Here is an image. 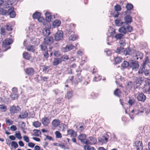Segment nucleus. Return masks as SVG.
Returning a JSON list of instances; mask_svg holds the SVG:
<instances>
[{"label":"nucleus","mask_w":150,"mask_h":150,"mask_svg":"<svg viewBox=\"0 0 150 150\" xmlns=\"http://www.w3.org/2000/svg\"><path fill=\"white\" fill-rule=\"evenodd\" d=\"M33 132H34V135L38 137L41 134V131L38 129H34Z\"/></svg>","instance_id":"58836bf2"},{"label":"nucleus","mask_w":150,"mask_h":150,"mask_svg":"<svg viewBox=\"0 0 150 150\" xmlns=\"http://www.w3.org/2000/svg\"><path fill=\"white\" fill-rule=\"evenodd\" d=\"M11 146H13L15 149L18 148V145L17 143L15 141H12L11 142Z\"/></svg>","instance_id":"864d4df0"},{"label":"nucleus","mask_w":150,"mask_h":150,"mask_svg":"<svg viewBox=\"0 0 150 150\" xmlns=\"http://www.w3.org/2000/svg\"><path fill=\"white\" fill-rule=\"evenodd\" d=\"M83 144H86V145L91 144V142L89 140L86 138V140H84V142L83 143Z\"/></svg>","instance_id":"69168bd1"},{"label":"nucleus","mask_w":150,"mask_h":150,"mask_svg":"<svg viewBox=\"0 0 150 150\" xmlns=\"http://www.w3.org/2000/svg\"><path fill=\"white\" fill-rule=\"evenodd\" d=\"M78 38V36L76 35H71L69 37V40L74 41Z\"/></svg>","instance_id":"a18cd8bd"},{"label":"nucleus","mask_w":150,"mask_h":150,"mask_svg":"<svg viewBox=\"0 0 150 150\" xmlns=\"http://www.w3.org/2000/svg\"><path fill=\"white\" fill-rule=\"evenodd\" d=\"M121 93V91L118 88H117L114 91V95L118 97H120Z\"/></svg>","instance_id":"a19ab883"},{"label":"nucleus","mask_w":150,"mask_h":150,"mask_svg":"<svg viewBox=\"0 0 150 150\" xmlns=\"http://www.w3.org/2000/svg\"><path fill=\"white\" fill-rule=\"evenodd\" d=\"M14 8L12 7L8 9V10L7 15H9L11 18H13L15 17L16 14L14 11Z\"/></svg>","instance_id":"1a4fd4ad"},{"label":"nucleus","mask_w":150,"mask_h":150,"mask_svg":"<svg viewBox=\"0 0 150 150\" xmlns=\"http://www.w3.org/2000/svg\"><path fill=\"white\" fill-rule=\"evenodd\" d=\"M41 16V13L38 12H36L33 15V17L34 19H38Z\"/></svg>","instance_id":"c9c22d12"},{"label":"nucleus","mask_w":150,"mask_h":150,"mask_svg":"<svg viewBox=\"0 0 150 150\" xmlns=\"http://www.w3.org/2000/svg\"><path fill=\"white\" fill-rule=\"evenodd\" d=\"M115 22L116 25L117 26H120L121 25L123 26V25H125L124 24V22L120 19L115 20Z\"/></svg>","instance_id":"393cba45"},{"label":"nucleus","mask_w":150,"mask_h":150,"mask_svg":"<svg viewBox=\"0 0 150 150\" xmlns=\"http://www.w3.org/2000/svg\"><path fill=\"white\" fill-rule=\"evenodd\" d=\"M24 140L26 142H29V138L28 137L26 136H24L23 137Z\"/></svg>","instance_id":"774afa93"},{"label":"nucleus","mask_w":150,"mask_h":150,"mask_svg":"<svg viewBox=\"0 0 150 150\" xmlns=\"http://www.w3.org/2000/svg\"><path fill=\"white\" fill-rule=\"evenodd\" d=\"M122 67L123 68H126L128 66H130V64L126 61H124L121 64Z\"/></svg>","instance_id":"37998d69"},{"label":"nucleus","mask_w":150,"mask_h":150,"mask_svg":"<svg viewBox=\"0 0 150 150\" xmlns=\"http://www.w3.org/2000/svg\"><path fill=\"white\" fill-rule=\"evenodd\" d=\"M145 70V66H143V65L142 64L141 67L140 68L139 71L138 73L139 74H141L144 72Z\"/></svg>","instance_id":"09e8293b"},{"label":"nucleus","mask_w":150,"mask_h":150,"mask_svg":"<svg viewBox=\"0 0 150 150\" xmlns=\"http://www.w3.org/2000/svg\"><path fill=\"white\" fill-rule=\"evenodd\" d=\"M7 109L6 106L4 105H0V110L2 112H4Z\"/></svg>","instance_id":"3c124183"},{"label":"nucleus","mask_w":150,"mask_h":150,"mask_svg":"<svg viewBox=\"0 0 150 150\" xmlns=\"http://www.w3.org/2000/svg\"><path fill=\"white\" fill-rule=\"evenodd\" d=\"M13 42V41L11 39H6L2 42V50L3 52H5L11 48L10 45Z\"/></svg>","instance_id":"f03ea898"},{"label":"nucleus","mask_w":150,"mask_h":150,"mask_svg":"<svg viewBox=\"0 0 150 150\" xmlns=\"http://www.w3.org/2000/svg\"><path fill=\"white\" fill-rule=\"evenodd\" d=\"M23 57L26 60H29L31 57L30 54H29L27 52H24L23 54Z\"/></svg>","instance_id":"473e14b6"},{"label":"nucleus","mask_w":150,"mask_h":150,"mask_svg":"<svg viewBox=\"0 0 150 150\" xmlns=\"http://www.w3.org/2000/svg\"><path fill=\"white\" fill-rule=\"evenodd\" d=\"M61 24V21L59 20H56L52 23V25L54 28L59 26Z\"/></svg>","instance_id":"c85d7f7f"},{"label":"nucleus","mask_w":150,"mask_h":150,"mask_svg":"<svg viewBox=\"0 0 150 150\" xmlns=\"http://www.w3.org/2000/svg\"><path fill=\"white\" fill-rule=\"evenodd\" d=\"M63 32L62 30H58L54 35V40L56 41L61 40L63 38Z\"/></svg>","instance_id":"423d86ee"},{"label":"nucleus","mask_w":150,"mask_h":150,"mask_svg":"<svg viewBox=\"0 0 150 150\" xmlns=\"http://www.w3.org/2000/svg\"><path fill=\"white\" fill-rule=\"evenodd\" d=\"M21 115H20L18 117L21 119H24L28 117V114L27 111H25L22 112Z\"/></svg>","instance_id":"c756f323"},{"label":"nucleus","mask_w":150,"mask_h":150,"mask_svg":"<svg viewBox=\"0 0 150 150\" xmlns=\"http://www.w3.org/2000/svg\"><path fill=\"white\" fill-rule=\"evenodd\" d=\"M124 19L125 21L124 22V24L125 25L130 23L132 21V18L129 15H126Z\"/></svg>","instance_id":"2eb2a0df"},{"label":"nucleus","mask_w":150,"mask_h":150,"mask_svg":"<svg viewBox=\"0 0 150 150\" xmlns=\"http://www.w3.org/2000/svg\"><path fill=\"white\" fill-rule=\"evenodd\" d=\"M26 74L29 76H32L34 73V71L33 68H28L25 69Z\"/></svg>","instance_id":"412c9836"},{"label":"nucleus","mask_w":150,"mask_h":150,"mask_svg":"<svg viewBox=\"0 0 150 150\" xmlns=\"http://www.w3.org/2000/svg\"><path fill=\"white\" fill-rule=\"evenodd\" d=\"M135 100L134 99H129L128 101V103L130 105H132L134 103Z\"/></svg>","instance_id":"bf43d9fd"},{"label":"nucleus","mask_w":150,"mask_h":150,"mask_svg":"<svg viewBox=\"0 0 150 150\" xmlns=\"http://www.w3.org/2000/svg\"><path fill=\"white\" fill-rule=\"evenodd\" d=\"M73 32V31L71 29H68L67 30L66 33L67 35H69Z\"/></svg>","instance_id":"0e129e2a"},{"label":"nucleus","mask_w":150,"mask_h":150,"mask_svg":"<svg viewBox=\"0 0 150 150\" xmlns=\"http://www.w3.org/2000/svg\"><path fill=\"white\" fill-rule=\"evenodd\" d=\"M126 8L127 9L131 10L133 8V6L131 4L128 3L127 4Z\"/></svg>","instance_id":"8fccbe9b"},{"label":"nucleus","mask_w":150,"mask_h":150,"mask_svg":"<svg viewBox=\"0 0 150 150\" xmlns=\"http://www.w3.org/2000/svg\"><path fill=\"white\" fill-rule=\"evenodd\" d=\"M86 135L85 134H80L78 137V138L80 141L81 142L83 143L86 140Z\"/></svg>","instance_id":"5701e85b"},{"label":"nucleus","mask_w":150,"mask_h":150,"mask_svg":"<svg viewBox=\"0 0 150 150\" xmlns=\"http://www.w3.org/2000/svg\"><path fill=\"white\" fill-rule=\"evenodd\" d=\"M74 47V46L71 44H69L65 47H63L62 48V50L64 52H66L73 49Z\"/></svg>","instance_id":"4468645a"},{"label":"nucleus","mask_w":150,"mask_h":150,"mask_svg":"<svg viewBox=\"0 0 150 150\" xmlns=\"http://www.w3.org/2000/svg\"><path fill=\"white\" fill-rule=\"evenodd\" d=\"M27 49L28 51L34 52L35 51V47L34 45H30L27 47Z\"/></svg>","instance_id":"72a5a7b5"},{"label":"nucleus","mask_w":150,"mask_h":150,"mask_svg":"<svg viewBox=\"0 0 150 150\" xmlns=\"http://www.w3.org/2000/svg\"><path fill=\"white\" fill-rule=\"evenodd\" d=\"M45 19L46 21L48 22H50L51 19V13L47 11L46 13H45Z\"/></svg>","instance_id":"cd10ccee"},{"label":"nucleus","mask_w":150,"mask_h":150,"mask_svg":"<svg viewBox=\"0 0 150 150\" xmlns=\"http://www.w3.org/2000/svg\"><path fill=\"white\" fill-rule=\"evenodd\" d=\"M10 96L12 100H15L17 99L18 97V92H13L10 95Z\"/></svg>","instance_id":"a878e982"},{"label":"nucleus","mask_w":150,"mask_h":150,"mask_svg":"<svg viewBox=\"0 0 150 150\" xmlns=\"http://www.w3.org/2000/svg\"><path fill=\"white\" fill-rule=\"evenodd\" d=\"M133 30L132 27L129 25V24H125L120 27L118 30L119 32L123 34H126L128 32H131Z\"/></svg>","instance_id":"f257e3e1"},{"label":"nucleus","mask_w":150,"mask_h":150,"mask_svg":"<svg viewBox=\"0 0 150 150\" xmlns=\"http://www.w3.org/2000/svg\"><path fill=\"white\" fill-rule=\"evenodd\" d=\"M132 56L134 59L138 60L139 58L141 60L143 58V54L140 52L134 50H133Z\"/></svg>","instance_id":"7ed1b4c3"},{"label":"nucleus","mask_w":150,"mask_h":150,"mask_svg":"<svg viewBox=\"0 0 150 150\" xmlns=\"http://www.w3.org/2000/svg\"><path fill=\"white\" fill-rule=\"evenodd\" d=\"M108 138L107 137L103 136L98 139L99 142L102 144L106 143L108 141Z\"/></svg>","instance_id":"a211bd4d"},{"label":"nucleus","mask_w":150,"mask_h":150,"mask_svg":"<svg viewBox=\"0 0 150 150\" xmlns=\"http://www.w3.org/2000/svg\"><path fill=\"white\" fill-rule=\"evenodd\" d=\"M42 33L44 36H48L50 34V30L47 28H44L43 29Z\"/></svg>","instance_id":"4be33fe9"},{"label":"nucleus","mask_w":150,"mask_h":150,"mask_svg":"<svg viewBox=\"0 0 150 150\" xmlns=\"http://www.w3.org/2000/svg\"><path fill=\"white\" fill-rule=\"evenodd\" d=\"M139 66L138 62L134 60H132L130 64V67H132L133 70H136Z\"/></svg>","instance_id":"f8f14e48"},{"label":"nucleus","mask_w":150,"mask_h":150,"mask_svg":"<svg viewBox=\"0 0 150 150\" xmlns=\"http://www.w3.org/2000/svg\"><path fill=\"white\" fill-rule=\"evenodd\" d=\"M4 1V7L7 8L11 6L14 1L13 0H3Z\"/></svg>","instance_id":"9d476101"},{"label":"nucleus","mask_w":150,"mask_h":150,"mask_svg":"<svg viewBox=\"0 0 150 150\" xmlns=\"http://www.w3.org/2000/svg\"><path fill=\"white\" fill-rule=\"evenodd\" d=\"M54 39L52 36H48L44 38V42L46 45H50L53 42Z\"/></svg>","instance_id":"0eeeda50"},{"label":"nucleus","mask_w":150,"mask_h":150,"mask_svg":"<svg viewBox=\"0 0 150 150\" xmlns=\"http://www.w3.org/2000/svg\"><path fill=\"white\" fill-rule=\"evenodd\" d=\"M124 34L121 33H117L115 35V38L116 40H120L124 38Z\"/></svg>","instance_id":"bb28decb"},{"label":"nucleus","mask_w":150,"mask_h":150,"mask_svg":"<svg viewBox=\"0 0 150 150\" xmlns=\"http://www.w3.org/2000/svg\"><path fill=\"white\" fill-rule=\"evenodd\" d=\"M134 50V49L131 50L129 48H127L125 49H124V51L123 53L125 55H127L131 54L132 53V52H133V50Z\"/></svg>","instance_id":"6ab92c4d"},{"label":"nucleus","mask_w":150,"mask_h":150,"mask_svg":"<svg viewBox=\"0 0 150 150\" xmlns=\"http://www.w3.org/2000/svg\"><path fill=\"white\" fill-rule=\"evenodd\" d=\"M114 8L115 11L117 12L120 11L122 9L120 5L118 4L114 6Z\"/></svg>","instance_id":"603ef678"},{"label":"nucleus","mask_w":150,"mask_h":150,"mask_svg":"<svg viewBox=\"0 0 150 150\" xmlns=\"http://www.w3.org/2000/svg\"><path fill=\"white\" fill-rule=\"evenodd\" d=\"M119 43L120 46L124 47L126 44V41L125 40L124 38L120 40Z\"/></svg>","instance_id":"4c0bfd02"},{"label":"nucleus","mask_w":150,"mask_h":150,"mask_svg":"<svg viewBox=\"0 0 150 150\" xmlns=\"http://www.w3.org/2000/svg\"><path fill=\"white\" fill-rule=\"evenodd\" d=\"M91 96L92 97V98L95 99L98 96V94L94 92H92L91 93Z\"/></svg>","instance_id":"680f3d73"},{"label":"nucleus","mask_w":150,"mask_h":150,"mask_svg":"<svg viewBox=\"0 0 150 150\" xmlns=\"http://www.w3.org/2000/svg\"><path fill=\"white\" fill-rule=\"evenodd\" d=\"M8 14V11L2 8H0V14L2 15H5Z\"/></svg>","instance_id":"ea45409f"},{"label":"nucleus","mask_w":150,"mask_h":150,"mask_svg":"<svg viewBox=\"0 0 150 150\" xmlns=\"http://www.w3.org/2000/svg\"><path fill=\"white\" fill-rule=\"evenodd\" d=\"M144 77H137L136 78V84L135 86L134 87L136 88H138V87L141 85L142 81H143Z\"/></svg>","instance_id":"9b49d317"},{"label":"nucleus","mask_w":150,"mask_h":150,"mask_svg":"<svg viewBox=\"0 0 150 150\" xmlns=\"http://www.w3.org/2000/svg\"><path fill=\"white\" fill-rule=\"evenodd\" d=\"M149 62L150 63V62H149V59H148V57H146L145 61L142 65H143V66H145L146 64Z\"/></svg>","instance_id":"4d7b16f0"},{"label":"nucleus","mask_w":150,"mask_h":150,"mask_svg":"<svg viewBox=\"0 0 150 150\" xmlns=\"http://www.w3.org/2000/svg\"><path fill=\"white\" fill-rule=\"evenodd\" d=\"M26 126L25 123L24 122H23L21 124V128L22 130H25V127Z\"/></svg>","instance_id":"e2e57ef3"},{"label":"nucleus","mask_w":150,"mask_h":150,"mask_svg":"<svg viewBox=\"0 0 150 150\" xmlns=\"http://www.w3.org/2000/svg\"><path fill=\"white\" fill-rule=\"evenodd\" d=\"M101 76L98 74H97L95 76L93 79V81H98L101 80Z\"/></svg>","instance_id":"de8ad7c7"},{"label":"nucleus","mask_w":150,"mask_h":150,"mask_svg":"<svg viewBox=\"0 0 150 150\" xmlns=\"http://www.w3.org/2000/svg\"><path fill=\"white\" fill-rule=\"evenodd\" d=\"M46 44L44 43H42L40 45V47L41 50L42 51H45L47 48V47L46 45Z\"/></svg>","instance_id":"79ce46f5"},{"label":"nucleus","mask_w":150,"mask_h":150,"mask_svg":"<svg viewBox=\"0 0 150 150\" xmlns=\"http://www.w3.org/2000/svg\"><path fill=\"white\" fill-rule=\"evenodd\" d=\"M55 134L57 138H61L62 137L61 133L58 131H56Z\"/></svg>","instance_id":"6e6d98bb"},{"label":"nucleus","mask_w":150,"mask_h":150,"mask_svg":"<svg viewBox=\"0 0 150 150\" xmlns=\"http://www.w3.org/2000/svg\"><path fill=\"white\" fill-rule=\"evenodd\" d=\"M89 139L90 141L91 142V144H95L96 142V138L93 137H89Z\"/></svg>","instance_id":"49530a36"},{"label":"nucleus","mask_w":150,"mask_h":150,"mask_svg":"<svg viewBox=\"0 0 150 150\" xmlns=\"http://www.w3.org/2000/svg\"><path fill=\"white\" fill-rule=\"evenodd\" d=\"M105 52H106V54L108 56L110 55L112 53V52L111 50L108 49H106V50H105Z\"/></svg>","instance_id":"052dcab7"},{"label":"nucleus","mask_w":150,"mask_h":150,"mask_svg":"<svg viewBox=\"0 0 150 150\" xmlns=\"http://www.w3.org/2000/svg\"><path fill=\"white\" fill-rule=\"evenodd\" d=\"M60 58L62 61L64 62H65L69 59L68 56L65 54L62 55Z\"/></svg>","instance_id":"c03bdc74"},{"label":"nucleus","mask_w":150,"mask_h":150,"mask_svg":"<svg viewBox=\"0 0 150 150\" xmlns=\"http://www.w3.org/2000/svg\"><path fill=\"white\" fill-rule=\"evenodd\" d=\"M21 110V108L18 105L16 106L13 105L11 106L9 108L10 113L12 115L19 112Z\"/></svg>","instance_id":"20e7f679"},{"label":"nucleus","mask_w":150,"mask_h":150,"mask_svg":"<svg viewBox=\"0 0 150 150\" xmlns=\"http://www.w3.org/2000/svg\"><path fill=\"white\" fill-rule=\"evenodd\" d=\"M133 145L134 150H143L142 143L141 141H136L134 143Z\"/></svg>","instance_id":"39448f33"},{"label":"nucleus","mask_w":150,"mask_h":150,"mask_svg":"<svg viewBox=\"0 0 150 150\" xmlns=\"http://www.w3.org/2000/svg\"><path fill=\"white\" fill-rule=\"evenodd\" d=\"M137 99L139 101L144 102L146 99V97L144 93H139L137 97Z\"/></svg>","instance_id":"ddd939ff"},{"label":"nucleus","mask_w":150,"mask_h":150,"mask_svg":"<svg viewBox=\"0 0 150 150\" xmlns=\"http://www.w3.org/2000/svg\"><path fill=\"white\" fill-rule=\"evenodd\" d=\"M123 47L120 46L119 47H117L116 50V53L119 54L123 53L124 48Z\"/></svg>","instance_id":"f704fd0d"},{"label":"nucleus","mask_w":150,"mask_h":150,"mask_svg":"<svg viewBox=\"0 0 150 150\" xmlns=\"http://www.w3.org/2000/svg\"><path fill=\"white\" fill-rule=\"evenodd\" d=\"M44 57L45 58V59L47 60V59L49 57V54L48 53V51H45L43 53Z\"/></svg>","instance_id":"13d9d810"},{"label":"nucleus","mask_w":150,"mask_h":150,"mask_svg":"<svg viewBox=\"0 0 150 150\" xmlns=\"http://www.w3.org/2000/svg\"><path fill=\"white\" fill-rule=\"evenodd\" d=\"M73 92L70 89L67 92V94L65 95V97L66 98L69 99L72 96Z\"/></svg>","instance_id":"7c9ffc66"},{"label":"nucleus","mask_w":150,"mask_h":150,"mask_svg":"<svg viewBox=\"0 0 150 150\" xmlns=\"http://www.w3.org/2000/svg\"><path fill=\"white\" fill-rule=\"evenodd\" d=\"M41 122L43 125L45 126H47L50 123V121L48 117H44L42 118Z\"/></svg>","instance_id":"f3484780"},{"label":"nucleus","mask_w":150,"mask_h":150,"mask_svg":"<svg viewBox=\"0 0 150 150\" xmlns=\"http://www.w3.org/2000/svg\"><path fill=\"white\" fill-rule=\"evenodd\" d=\"M61 122L58 119L54 120L52 122V125L54 127H56L60 125Z\"/></svg>","instance_id":"dca6fc26"},{"label":"nucleus","mask_w":150,"mask_h":150,"mask_svg":"<svg viewBox=\"0 0 150 150\" xmlns=\"http://www.w3.org/2000/svg\"><path fill=\"white\" fill-rule=\"evenodd\" d=\"M62 61L60 58H54L53 61V64L54 66H57L61 63Z\"/></svg>","instance_id":"b1692460"},{"label":"nucleus","mask_w":150,"mask_h":150,"mask_svg":"<svg viewBox=\"0 0 150 150\" xmlns=\"http://www.w3.org/2000/svg\"><path fill=\"white\" fill-rule=\"evenodd\" d=\"M122 58L120 57H117L114 59V64H117L122 62Z\"/></svg>","instance_id":"2f4dec72"},{"label":"nucleus","mask_w":150,"mask_h":150,"mask_svg":"<svg viewBox=\"0 0 150 150\" xmlns=\"http://www.w3.org/2000/svg\"><path fill=\"white\" fill-rule=\"evenodd\" d=\"M15 135L16 137L19 139H21L22 138L21 133L19 131L15 134Z\"/></svg>","instance_id":"5fc2aeb1"},{"label":"nucleus","mask_w":150,"mask_h":150,"mask_svg":"<svg viewBox=\"0 0 150 150\" xmlns=\"http://www.w3.org/2000/svg\"><path fill=\"white\" fill-rule=\"evenodd\" d=\"M41 125V123L38 121H35L33 123V125L36 128L40 127Z\"/></svg>","instance_id":"e433bc0d"},{"label":"nucleus","mask_w":150,"mask_h":150,"mask_svg":"<svg viewBox=\"0 0 150 150\" xmlns=\"http://www.w3.org/2000/svg\"><path fill=\"white\" fill-rule=\"evenodd\" d=\"M68 135H70L71 137H75L76 136L77 133L73 129H69L67 130Z\"/></svg>","instance_id":"aec40b11"},{"label":"nucleus","mask_w":150,"mask_h":150,"mask_svg":"<svg viewBox=\"0 0 150 150\" xmlns=\"http://www.w3.org/2000/svg\"><path fill=\"white\" fill-rule=\"evenodd\" d=\"M81 72V71H79L78 73L77 74L74 80V82L76 84H78V83L81 82L83 80V77L80 74Z\"/></svg>","instance_id":"6e6552de"},{"label":"nucleus","mask_w":150,"mask_h":150,"mask_svg":"<svg viewBox=\"0 0 150 150\" xmlns=\"http://www.w3.org/2000/svg\"><path fill=\"white\" fill-rule=\"evenodd\" d=\"M127 86L129 88H132L133 86L132 82L131 81L129 82L127 84Z\"/></svg>","instance_id":"338daca9"}]
</instances>
